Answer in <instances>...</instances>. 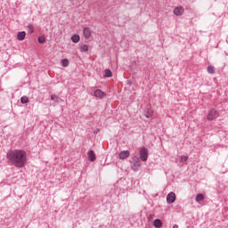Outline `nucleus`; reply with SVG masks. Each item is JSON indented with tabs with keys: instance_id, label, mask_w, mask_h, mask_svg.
Here are the masks:
<instances>
[{
	"instance_id": "obj_1",
	"label": "nucleus",
	"mask_w": 228,
	"mask_h": 228,
	"mask_svg": "<svg viewBox=\"0 0 228 228\" xmlns=\"http://www.w3.org/2000/svg\"><path fill=\"white\" fill-rule=\"evenodd\" d=\"M7 159L18 168H22L26 166L28 157L26 151L22 150H13L7 152Z\"/></svg>"
},
{
	"instance_id": "obj_2",
	"label": "nucleus",
	"mask_w": 228,
	"mask_h": 228,
	"mask_svg": "<svg viewBox=\"0 0 228 228\" xmlns=\"http://www.w3.org/2000/svg\"><path fill=\"white\" fill-rule=\"evenodd\" d=\"M141 164H140V157L138 155H133L132 157V165L131 168L134 172H138L140 169Z\"/></svg>"
},
{
	"instance_id": "obj_3",
	"label": "nucleus",
	"mask_w": 228,
	"mask_h": 228,
	"mask_svg": "<svg viewBox=\"0 0 228 228\" xmlns=\"http://www.w3.org/2000/svg\"><path fill=\"white\" fill-rule=\"evenodd\" d=\"M140 158L142 161H147L149 159V150L147 148H142L140 151Z\"/></svg>"
},
{
	"instance_id": "obj_4",
	"label": "nucleus",
	"mask_w": 228,
	"mask_h": 228,
	"mask_svg": "<svg viewBox=\"0 0 228 228\" xmlns=\"http://www.w3.org/2000/svg\"><path fill=\"white\" fill-rule=\"evenodd\" d=\"M167 204H174L175 202V192H169L167 196Z\"/></svg>"
},
{
	"instance_id": "obj_5",
	"label": "nucleus",
	"mask_w": 228,
	"mask_h": 228,
	"mask_svg": "<svg viewBox=\"0 0 228 228\" xmlns=\"http://www.w3.org/2000/svg\"><path fill=\"white\" fill-rule=\"evenodd\" d=\"M218 118V111H216V110H212L207 117L208 120H215V118Z\"/></svg>"
},
{
	"instance_id": "obj_6",
	"label": "nucleus",
	"mask_w": 228,
	"mask_h": 228,
	"mask_svg": "<svg viewBox=\"0 0 228 228\" xmlns=\"http://www.w3.org/2000/svg\"><path fill=\"white\" fill-rule=\"evenodd\" d=\"M129 156H131V152H129V151H122L119 152L118 157L119 159H127V158H129Z\"/></svg>"
},
{
	"instance_id": "obj_7",
	"label": "nucleus",
	"mask_w": 228,
	"mask_h": 228,
	"mask_svg": "<svg viewBox=\"0 0 228 228\" xmlns=\"http://www.w3.org/2000/svg\"><path fill=\"white\" fill-rule=\"evenodd\" d=\"M83 35L85 37V39L88 40V38H90V37H92V30H90V28L88 27H85L83 28Z\"/></svg>"
},
{
	"instance_id": "obj_8",
	"label": "nucleus",
	"mask_w": 228,
	"mask_h": 228,
	"mask_svg": "<svg viewBox=\"0 0 228 228\" xmlns=\"http://www.w3.org/2000/svg\"><path fill=\"white\" fill-rule=\"evenodd\" d=\"M94 97H98V99H104V97H106V93L102 92L101 89H97L94 91Z\"/></svg>"
},
{
	"instance_id": "obj_9",
	"label": "nucleus",
	"mask_w": 228,
	"mask_h": 228,
	"mask_svg": "<svg viewBox=\"0 0 228 228\" xmlns=\"http://www.w3.org/2000/svg\"><path fill=\"white\" fill-rule=\"evenodd\" d=\"M87 156H88V159L89 161H95V159H97V157L95 156V152H94L93 150H90L88 152H87Z\"/></svg>"
},
{
	"instance_id": "obj_10",
	"label": "nucleus",
	"mask_w": 228,
	"mask_h": 228,
	"mask_svg": "<svg viewBox=\"0 0 228 228\" xmlns=\"http://www.w3.org/2000/svg\"><path fill=\"white\" fill-rule=\"evenodd\" d=\"M183 13H184V8L176 7L174 9V14L176 15L177 17L183 15Z\"/></svg>"
},
{
	"instance_id": "obj_11",
	"label": "nucleus",
	"mask_w": 228,
	"mask_h": 228,
	"mask_svg": "<svg viewBox=\"0 0 228 228\" xmlns=\"http://www.w3.org/2000/svg\"><path fill=\"white\" fill-rule=\"evenodd\" d=\"M26 38V31L18 32L17 40L22 41Z\"/></svg>"
},
{
	"instance_id": "obj_12",
	"label": "nucleus",
	"mask_w": 228,
	"mask_h": 228,
	"mask_svg": "<svg viewBox=\"0 0 228 228\" xmlns=\"http://www.w3.org/2000/svg\"><path fill=\"white\" fill-rule=\"evenodd\" d=\"M153 225L156 228H160V227L163 226V223L159 219H155L154 222H153Z\"/></svg>"
},
{
	"instance_id": "obj_13",
	"label": "nucleus",
	"mask_w": 228,
	"mask_h": 228,
	"mask_svg": "<svg viewBox=\"0 0 228 228\" xmlns=\"http://www.w3.org/2000/svg\"><path fill=\"white\" fill-rule=\"evenodd\" d=\"M71 40L73 44H77V42H79L80 40L79 35H74L73 37H71Z\"/></svg>"
},
{
	"instance_id": "obj_14",
	"label": "nucleus",
	"mask_w": 228,
	"mask_h": 228,
	"mask_svg": "<svg viewBox=\"0 0 228 228\" xmlns=\"http://www.w3.org/2000/svg\"><path fill=\"white\" fill-rule=\"evenodd\" d=\"M113 76V73H111V70L110 69H105L104 71V77H112Z\"/></svg>"
},
{
	"instance_id": "obj_15",
	"label": "nucleus",
	"mask_w": 228,
	"mask_h": 228,
	"mask_svg": "<svg viewBox=\"0 0 228 228\" xmlns=\"http://www.w3.org/2000/svg\"><path fill=\"white\" fill-rule=\"evenodd\" d=\"M20 102L21 104H28V102H29V98H28V96H22L20 98Z\"/></svg>"
},
{
	"instance_id": "obj_16",
	"label": "nucleus",
	"mask_w": 228,
	"mask_h": 228,
	"mask_svg": "<svg viewBox=\"0 0 228 228\" xmlns=\"http://www.w3.org/2000/svg\"><path fill=\"white\" fill-rule=\"evenodd\" d=\"M204 200V194L200 193L196 196V202H202Z\"/></svg>"
},
{
	"instance_id": "obj_17",
	"label": "nucleus",
	"mask_w": 228,
	"mask_h": 228,
	"mask_svg": "<svg viewBox=\"0 0 228 228\" xmlns=\"http://www.w3.org/2000/svg\"><path fill=\"white\" fill-rule=\"evenodd\" d=\"M144 115L146 118H151V117H152V110H151L150 109H147Z\"/></svg>"
},
{
	"instance_id": "obj_18",
	"label": "nucleus",
	"mask_w": 228,
	"mask_h": 228,
	"mask_svg": "<svg viewBox=\"0 0 228 228\" xmlns=\"http://www.w3.org/2000/svg\"><path fill=\"white\" fill-rule=\"evenodd\" d=\"M27 28H28V33H29L30 35H31V33H34L35 28L33 27L32 24H28Z\"/></svg>"
},
{
	"instance_id": "obj_19",
	"label": "nucleus",
	"mask_w": 228,
	"mask_h": 228,
	"mask_svg": "<svg viewBox=\"0 0 228 228\" xmlns=\"http://www.w3.org/2000/svg\"><path fill=\"white\" fill-rule=\"evenodd\" d=\"M207 70H208V74H215V67L214 66H208L207 68Z\"/></svg>"
},
{
	"instance_id": "obj_20",
	"label": "nucleus",
	"mask_w": 228,
	"mask_h": 228,
	"mask_svg": "<svg viewBox=\"0 0 228 228\" xmlns=\"http://www.w3.org/2000/svg\"><path fill=\"white\" fill-rule=\"evenodd\" d=\"M51 100L53 101V102H60V97L56 96L55 94L51 95Z\"/></svg>"
},
{
	"instance_id": "obj_21",
	"label": "nucleus",
	"mask_w": 228,
	"mask_h": 228,
	"mask_svg": "<svg viewBox=\"0 0 228 228\" xmlns=\"http://www.w3.org/2000/svg\"><path fill=\"white\" fill-rule=\"evenodd\" d=\"M61 66L62 67H69V60L68 59H62L61 60Z\"/></svg>"
},
{
	"instance_id": "obj_22",
	"label": "nucleus",
	"mask_w": 228,
	"mask_h": 228,
	"mask_svg": "<svg viewBox=\"0 0 228 228\" xmlns=\"http://www.w3.org/2000/svg\"><path fill=\"white\" fill-rule=\"evenodd\" d=\"M180 161L181 163H184L185 161H188V155L180 156Z\"/></svg>"
},
{
	"instance_id": "obj_23",
	"label": "nucleus",
	"mask_w": 228,
	"mask_h": 228,
	"mask_svg": "<svg viewBox=\"0 0 228 228\" xmlns=\"http://www.w3.org/2000/svg\"><path fill=\"white\" fill-rule=\"evenodd\" d=\"M80 51H82V52H86V51H88V45H83L80 47Z\"/></svg>"
},
{
	"instance_id": "obj_24",
	"label": "nucleus",
	"mask_w": 228,
	"mask_h": 228,
	"mask_svg": "<svg viewBox=\"0 0 228 228\" xmlns=\"http://www.w3.org/2000/svg\"><path fill=\"white\" fill-rule=\"evenodd\" d=\"M45 42V37L44 36H41L38 37V43L39 44H44Z\"/></svg>"
},
{
	"instance_id": "obj_25",
	"label": "nucleus",
	"mask_w": 228,
	"mask_h": 228,
	"mask_svg": "<svg viewBox=\"0 0 228 228\" xmlns=\"http://www.w3.org/2000/svg\"><path fill=\"white\" fill-rule=\"evenodd\" d=\"M173 228H179V225L175 224V225L173 226Z\"/></svg>"
},
{
	"instance_id": "obj_26",
	"label": "nucleus",
	"mask_w": 228,
	"mask_h": 228,
	"mask_svg": "<svg viewBox=\"0 0 228 228\" xmlns=\"http://www.w3.org/2000/svg\"><path fill=\"white\" fill-rule=\"evenodd\" d=\"M94 133H99V129H96V130L94 131Z\"/></svg>"
}]
</instances>
